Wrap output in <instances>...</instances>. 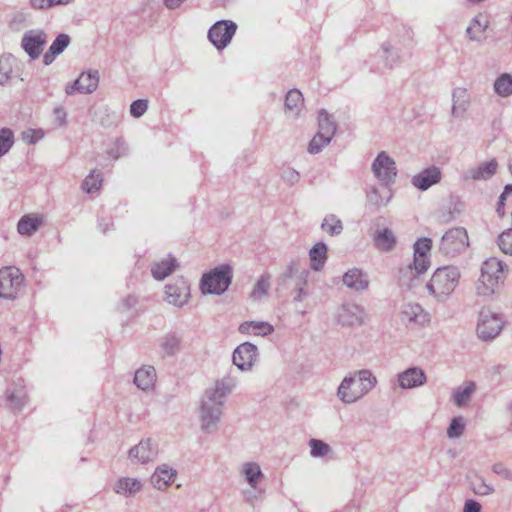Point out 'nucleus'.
<instances>
[{"label":"nucleus","mask_w":512,"mask_h":512,"mask_svg":"<svg viewBox=\"0 0 512 512\" xmlns=\"http://www.w3.org/2000/svg\"><path fill=\"white\" fill-rule=\"evenodd\" d=\"M373 242L378 250L389 252L396 245V237L391 229L387 227L378 228L373 234Z\"/></svg>","instance_id":"21"},{"label":"nucleus","mask_w":512,"mask_h":512,"mask_svg":"<svg viewBox=\"0 0 512 512\" xmlns=\"http://www.w3.org/2000/svg\"><path fill=\"white\" fill-rule=\"evenodd\" d=\"M304 98L300 90L294 88L287 92L284 112L288 117H297L303 106Z\"/></svg>","instance_id":"24"},{"label":"nucleus","mask_w":512,"mask_h":512,"mask_svg":"<svg viewBox=\"0 0 512 512\" xmlns=\"http://www.w3.org/2000/svg\"><path fill=\"white\" fill-rule=\"evenodd\" d=\"M321 228L328 233L330 236H336L342 233L343 224L342 221L334 214H328L322 224Z\"/></svg>","instance_id":"39"},{"label":"nucleus","mask_w":512,"mask_h":512,"mask_svg":"<svg viewBox=\"0 0 512 512\" xmlns=\"http://www.w3.org/2000/svg\"><path fill=\"white\" fill-rule=\"evenodd\" d=\"M476 390V384L472 381L466 383L464 387H457L453 390V401L456 406H464Z\"/></svg>","instance_id":"36"},{"label":"nucleus","mask_w":512,"mask_h":512,"mask_svg":"<svg viewBox=\"0 0 512 512\" xmlns=\"http://www.w3.org/2000/svg\"><path fill=\"white\" fill-rule=\"evenodd\" d=\"M181 337L176 333H169L161 338L160 347L166 356H174L180 349Z\"/></svg>","instance_id":"35"},{"label":"nucleus","mask_w":512,"mask_h":512,"mask_svg":"<svg viewBox=\"0 0 512 512\" xmlns=\"http://www.w3.org/2000/svg\"><path fill=\"white\" fill-rule=\"evenodd\" d=\"M237 30V24L231 20H219L208 30V39L217 50L226 48Z\"/></svg>","instance_id":"8"},{"label":"nucleus","mask_w":512,"mask_h":512,"mask_svg":"<svg viewBox=\"0 0 512 512\" xmlns=\"http://www.w3.org/2000/svg\"><path fill=\"white\" fill-rule=\"evenodd\" d=\"M156 370L153 366H145L135 372L134 383L141 390H148L154 386Z\"/></svg>","instance_id":"29"},{"label":"nucleus","mask_w":512,"mask_h":512,"mask_svg":"<svg viewBox=\"0 0 512 512\" xmlns=\"http://www.w3.org/2000/svg\"><path fill=\"white\" fill-rule=\"evenodd\" d=\"M270 288V275L269 274H263L258 279L257 283L255 284L253 291L251 293V297L255 300L260 299L264 295L267 294L268 290Z\"/></svg>","instance_id":"43"},{"label":"nucleus","mask_w":512,"mask_h":512,"mask_svg":"<svg viewBox=\"0 0 512 512\" xmlns=\"http://www.w3.org/2000/svg\"><path fill=\"white\" fill-rule=\"evenodd\" d=\"M29 3L33 9L47 10L52 8L51 0H29Z\"/></svg>","instance_id":"61"},{"label":"nucleus","mask_w":512,"mask_h":512,"mask_svg":"<svg viewBox=\"0 0 512 512\" xmlns=\"http://www.w3.org/2000/svg\"><path fill=\"white\" fill-rule=\"evenodd\" d=\"M504 326V320L498 313L489 308H483L479 313L477 335L483 341L496 338Z\"/></svg>","instance_id":"7"},{"label":"nucleus","mask_w":512,"mask_h":512,"mask_svg":"<svg viewBox=\"0 0 512 512\" xmlns=\"http://www.w3.org/2000/svg\"><path fill=\"white\" fill-rule=\"evenodd\" d=\"M103 113L104 116H101L100 118V124L103 127H111L117 124L118 116L115 112H111L108 108H105Z\"/></svg>","instance_id":"58"},{"label":"nucleus","mask_w":512,"mask_h":512,"mask_svg":"<svg viewBox=\"0 0 512 512\" xmlns=\"http://www.w3.org/2000/svg\"><path fill=\"white\" fill-rule=\"evenodd\" d=\"M442 179V172L437 166H430L416 175L411 179L412 185L420 191H426L433 185L438 184Z\"/></svg>","instance_id":"17"},{"label":"nucleus","mask_w":512,"mask_h":512,"mask_svg":"<svg viewBox=\"0 0 512 512\" xmlns=\"http://www.w3.org/2000/svg\"><path fill=\"white\" fill-rule=\"evenodd\" d=\"M24 281V276L16 267L0 269V298L14 299Z\"/></svg>","instance_id":"9"},{"label":"nucleus","mask_w":512,"mask_h":512,"mask_svg":"<svg viewBox=\"0 0 512 512\" xmlns=\"http://www.w3.org/2000/svg\"><path fill=\"white\" fill-rule=\"evenodd\" d=\"M71 38L68 34L61 33L59 34L55 40L52 42L49 49L43 56V63L45 65H50L55 60L56 56L60 55L64 52V50L69 46Z\"/></svg>","instance_id":"22"},{"label":"nucleus","mask_w":512,"mask_h":512,"mask_svg":"<svg viewBox=\"0 0 512 512\" xmlns=\"http://www.w3.org/2000/svg\"><path fill=\"white\" fill-rule=\"evenodd\" d=\"M141 488L142 484L139 480L129 477L118 479L114 486L115 492L124 497L134 496Z\"/></svg>","instance_id":"31"},{"label":"nucleus","mask_w":512,"mask_h":512,"mask_svg":"<svg viewBox=\"0 0 512 512\" xmlns=\"http://www.w3.org/2000/svg\"><path fill=\"white\" fill-rule=\"evenodd\" d=\"M471 489L473 493L478 496H487L495 492L494 487L486 483L482 477H477L474 481L471 482Z\"/></svg>","instance_id":"45"},{"label":"nucleus","mask_w":512,"mask_h":512,"mask_svg":"<svg viewBox=\"0 0 512 512\" xmlns=\"http://www.w3.org/2000/svg\"><path fill=\"white\" fill-rule=\"evenodd\" d=\"M178 266L176 258L169 256L167 259L154 263L151 267V273L156 280L161 281L174 272Z\"/></svg>","instance_id":"27"},{"label":"nucleus","mask_w":512,"mask_h":512,"mask_svg":"<svg viewBox=\"0 0 512 512\" xmlns=\"http://www.w3.org/2000/svg\"><path fill=\"white\" fill-rule=\"evenodd\" d=\"M14 144V135L11 129H0V157L9 152Z\"/></svg>","instance_id":"46"},{"label":"nucleus","mask_w":512,"mask_h":512,"mask_svg":"<svg viewBox=\"0 0 512 512\" xmlns=\"http://www.w3.org/2000/svg\"><path fill=\"white\" fill-rule=\"evenodd\" d=\"M401 319L410 324L424 326L430 322V314L418 303H407L402 307Z\"/></svg>","instance_id":"19"},{"label":"nucleus","mask_w":512,"mask_h":512,"mask_svg":"<svg viewBox=\"0 0 512 512\" xmlns=\"http://www.w3.org/2000/svg\"><path fill=\"white\" fill-rule=\"evenodd\" d=\"M47 43V34L41 29L28 30L23 34L21 47L32 60L37 59Z\"/></svg>","instance_id":"11"},{"label":"nucleus","mask_w":512,"mask_h":512,"mask_svg":"<svg viewBox=\"0 0 512 512\" xmlns=\"http://www.w3.org/2000/svg\"><path fill=\"white\" fill-rule=\"evenodd\" d=\"M372 171L384 187L394 183L397 176L396 163L385 151H381L374 159Z\"/></svg>","instance_id":"10"},{"label":"nucleus","mask_w":512,"mask_h":512,"mask_svg":"<svg viewBox=\"0 0 512 512\" xmlns=\"http://www.w3.org/2000/svg\"><path fill=\"white\" fill-rule=\"evenodd\" d=\"M115 146V148H111L107 151L109 156L118 159L127 154L128 148L123 140L117 139Z\"/></svg>","instance_id":"57"},{"label":"nucleus","mask_w":512,"mask_h":512,"mask_svg":"<svg viewBox=\"0 0 512 512\" xmlns=\"http://www.w3.org/2000/svg\"><path fill=\"white\" fill-rule=\"evenodd\" d=\"M460 272L455 266L439 267L433 273L426 288L439 301L445 300L456 288Z\"/></svg>","instance_id":"3"},{"label":"nucleus","mask_w":512,"mask_h":512,"mask_svg":"<svg viewBox=\"0 0 512 512\" xmlns=\"http://www.w3.org/2000/svg\"><path fill=\"white\" fill-rule=\"evenodd\" d=\"M364 309L355 303L343 304L337 311L336 319L344 326H360L364 323Z\"/></svg>","instance_id":"15"},{"label":"nucleus","mask_w":512,"mask_h":512,"mask_svg":"<svg viewBox=\"0 0 512 512\" xmlns=\"http://www.w3.org/2000/svg\"><path fill=\"white\" fill-rule=\"evenodd\" d=\"M465 430V420L462 416L454 417L448 428H447V436L450 439L459 438L463 435Z\"/></svg>","instance_id":"44"},{"label":"nucleus","mask_w":512,"mask_h":512,"mask_svg":"<svg viewBox=\"0 0 512 512\" xmlns=\"http://www.w3.org/2000/svg\"><path fill=\"white\" fill-rule=\"evenodd\" d=\"M41 219L37 215H24L17 224V231L23 236L33 235L39 228Z\"/></svg>","instance_id":"33"},{"label":"nucleus","mask_w":512,"mask_h":512,"mask_svg":"<svg viewBox=\"0 0 512 512\" xmlns=\"http://www.w3.org/2000/svg\"><path fill=\"white\" fill-rule=\"evenodd\" d=\"M13 58L9 55H2L0 57V85L5 84L12 73Z\"/></svg>","instance_id":"48"},{"label":"nucleus","mask_w":512,"mask_h":512,"mask_svg":"<svg viewBox=\"0 0 512 512\" xmlns=\"http://www.w3.org/2000/svg\"><path fill=\"white\" fill-rule=\"evenodd\" d=\"M452 115L456 118L462 117L467 111L470 103V96L465 88L457 87L452 93Z\"/></svg>","instance_id":"25"},{"label":"nucleus","mask_w":512,"mask_h":512,"mask_svg":"<svg viewBox=\"0 0 512 512\" xmlns=\"http://www.w3.org/2000/svg\"><path fill=\"white\" fill-rule=\"evenodd\" d=\"M99 84V73L97 70H89L83 72L72 83L66 86L65 92L67 95H73L76 91L81 94H90L94 92Z\"/></svg>","instance_id":"14"},{"label":"nucleus","mask_w":512,"mask_h":512,"mask_svg":"<svg viewBox=\"0 0 512 512\" xmlns=\"http://www.w3.org/2000/svg\"><path fill=\"white\" fill-rule=\"evenodd\" d=\"M494 91L500 97H509L512 95V75L503 73L494 81Z\"/></svg>","instance_id":"37"},{"label":"nucleus","mask_w":512,"mask_h":512,"mask_svg":"<svg viewBox=\"0 0 512 512\" xmlns=\"http://www.w3.org/2000/svg\"><path fill=\"white\" fill-rule=\"evenodd\" d=\"M335 132L336 124L330 119V116L325 109L320 110L318 114V133L324 134L332 139Z\"/></svg>","instance_id":"38"},{"label":"nucleus","mask_w":512,"mask_h":512,"mask_svg":"<svg viewBox=\"0 0 512 512\" xmlns=\"http://www.w3.org/2000/svg\"><path fill=\"white\" fill-rule=\"evenodd\" d=\"M102 183L101 173L94 170L83 181L82 189L87 193H93L99 190Z\"/></svg>","instance_id":"42"},{"label":"nucleus","mask_w":512,"mask_h":512,"mask_svg":"<svg viewBox=\"0 0 512 512\" xmlns=\"http://www.w3.org/2000/svg\"><path fill=\"white\" fill-rule=\"evenodd\" d=\"M307 295V292L302 286H298L296 288V295L293 297L294 302H300L303 300V297Z\"/></svg>","instance_id":"64"},{"label":"nucleus","mask_w":512,"mask_h":512,"mask_svg":"<svg viewBox=\"0 0 512 512\" xmlns=\"http://www.w3.org/2000/svg\"><path fill=\"white\" fill-rule=\"evenodd\" d=\"M481 504L474 499H468L464 503L463 512H481Z\"/></svg>","instance_id":"60"},{"label":"nucleus","mask_w":512,"mask_h":512,"mask_svg":"<svg viewBox=\"0 0 512 512\" xmlns=\"http://www.w3.org/2000/svg\"><path fill=\"white\" fill-rule=\"evenodd\" d=\"M238 330L241 334L266 336L274 331V327L265 321H248L240 324Z\"/></svg>","instance_id":"30"},{"label":"nucleus","mask_w":512,"mask_h":512,"mask_svg":"<svg viewBox=\"0 0 512 512\" xmlns=\"http://www.w3.org/2000/svg\"><path fill=\"white\" fill-rule=\"evenodd\" d=\"M489 21L483 14L473 17L469 26L466 29V34L471 41L480 42L484 38V33L487 30Z\"/></svg>","instance_id":"26"},{"label":"nucleus","mask_w":512,"mask_h":512,"mask_svg":"<svg viewBox=\"0 0 512 512\" xmlns=\"http://www.w3.org/2000/svg\"><path fill=\"white\" fill-rule=\"evenodd\" d=\"M148 109V100L146 99H137L133 101L130 105V114L134 118H140L145 114Z\"/></svg>","instance_id":"53"},{"label":"nucleus","mask_w":512,"mask_h":512,"mask_svg":"<svg viewBox=\"0 0 512 512\" xmlns=\"http://www.w3.org/2000/svg\"><path fill=\"white\" fill-rule=\"evenodd\" d=\"M332 139L325 136L324 134L316 133L308 145V152L310 154L319 153L326 145L331 142Z\"/></svg>","instance_id":"47"},{"label":"nucleus","mask_w":512,"mask_h":512,"mask_svg":"<svg viewBox=\"0 0 512 512\" xmlns=\"http://www.w3.org/2000/svg\"><path fill=\"white\" fill-rule=\"evenodd\" d=\"M398 385L401 389H414L427 382L425 371L420 367H409L397 375Z\"/></svg>","instance_id":"16"},{"label":"nucleus","mask_w":512,"mask_h":512,"mask_svg":"<svg viewBox=\"0 0 512 512\" xmlns=\"http://www.w3.org/2000/svg\"><path fill=\"white\" fill-rule=\"evenodd\" d=\"M366 198L369 205L379 209L381 206L387 204L390 199V195L385 200V197L381 194L379 189L375 186H371L366 192Z\"/></svg>","instance_id":"41"},{"label":"nucleus","mask_w":512,"mask_h":512,"mask_svg":"<svg viewBox=\"0 0 512 512\" xmlns=\"http://www.w3.org/2000/svg\"><path fill=\"white\" fill-rule=\"evenodd\" d=\"M281 178L289 186L296 184L300 180V174L293 168H285L281 173Z\"/></svg>","instance_id":"56"},{"label":"nucleus","mask_w":512,"mask_h":512,"mask_svg":"<svg viewBox=\"0 0 512 512\" xmlns=\"http://www.w3.org/2000/svg\"><path fill=\"white\" fill-rule=\"evenodd\" d=\"M237 382V378L229 374L217 380L213 388L206 390L200 408L201 430L204 433L209 434L217 430L224 398L233 391Z\"/></svg>","instance_id":"1"},{"label":"nucleus","mask_w":512,"mask_h":512,"mask_svg":"<svg viewBox=\"0 0 512 512\" xmlns=\"http://www.w3.org/2000/svg\"><path fill=\"white\" fill-rule=\"evenodd\" d=\"M377 384V379L368 369L349 374L340 383L337 391L339 399L351 404L365 396Z\"/></svg>","instance_id":"2"},{"label":"nucleus","mask_w":512,"mask_h":512,"mask_svg":"<svg viewBox=\"0 0 512 512\" xmlns=\"http://www.w3.org/2000/svg\"><path fill=\"white\" fill-rule=\"evenodd\" d=\"M310 266L314 271H320L327 259V246L323 242L316 243L309 251Z\"/></svg>","instance_id":"32"},{"label":"nucleus","mask_w":512,"mask_h":512,"mask_svg":"<svg viewBox=\"0 0 512 512\" xmlns=\"http://www.w3.org/2000/svg\"><path fill=\"white\" fill-rule=\"evenodd\" d=\"M498 169V162L496 159H491L487 162H482L475 167H470L462 174L464 180H488L493 177Z\"/></svg>","instance_id":"18"},{"label":"nucleus","mask_w":512,"mask_h":512,"mask_svg":"<svg viewBox=\"0 0 512 512\" xmlns=\"http://www.w3.org/2000/svg\"><path fill=\"white\" fill-rule=\"evenodd\" d=\"M54 114L56 116V119L59 121L60 124H63L65 123V119H66V112L63 108H55L54 109Z\"/></svg>","instance_id":"63"},{"label":"nucleus","mask_w":512,"mask_h":512,"mask_svg":"<svg viewBox=\"0 0 512 512\" xmlns=\"http://www.w3.org/2000/svg\"><path fill=\"white\" fill-rule=\"evenodd\" d=\"M497 242L503 253L512 255V229L502 232Z\"/></svg>","instance_id":"50"},{"label":"nucleus","mask_w":512,"mask_h":512,"mask_svg":"<svg viewBox=\"0 0 512 512\" xmlns=\"http://www.w3.org/2000/svg\"><path fill=\"white\" fill-rule=\"evenodd\" d=\"M176 477V471L166 465L156 469L151 477L152 485L158 490H164Z\"/></svg>","instance_id":"28"},{"label":"nucleus","mask_w":512,"mask_h":512,"mask_svg":"<svg viewBox=\"0 0 512 512\" xmlns=\"http://www.w3.org/2000/svg\"><path fill=\"white\" fill-rule=\"evenodd\" d=\"M399 282L401 286L411 288L418 282L417 274L412 268V265H408L399 270Z\"/></svg>","instance_id":"40"},{"label":"nucleus","mask_w":512,"mask_h":512,"mask_svg":"<svg viewBox=\"0 0 512 512\" xmlns=\"http://www.w3.org/2000/svg\"><path fill=\"white\" fill-rule=\"evenodd\" d=\"M432 240L427 237L419 238L414 243V256L422 257L428 256V252L431 250Z\"/></svg>","instance_id":"51"},{"label":"nucleus","mask_w":512,"mask_h":512,"mask_svg":"<svg viewBox=\"0 0 512 512\" xmlns=\"http://www.w3.org/2000/svg\"><path fill=\"white\" fill-rule=\"evenodd\" d=\"M504 264L495 257L487 259L481 267V276L478 279L476 290L480 296H491L502 278Z\"/></svg>","instance_id":"5"},{"label":"nucleus","mask_w":512,"mask_h":512,"mask_svg":"<svg viewBox=\"0 0 512 512\" xmlns=\"http://www.w3.org/2000/svg\"><path fill=\"white\" fill-rule=\"evenodd\" d=\"M492 471L504 479L512 482V471L508 469L502 462L493 464Z\"/></svg>","instance_id":"59"},{"label":"nucleus","mask_w":512,"mask_h":512,"mask_svg":"<svg viewBox=\"0 0 512 512\" xmlns=\"http://www.w3.org/2000/svg\"><path fill=\"white\" fill-rule=\"evenodd\" d=\"M510 196H512V184L506 185L504 187L503 192L499 196V199L497 202V207H496V212L500 217H503L505 214V211H504L505 202H506L507 198Z\"/></svg>","instance_id":"55"},{"label":"nucleus","mask_w":512,"mask_h":512,"mask_svg":"<svg viewBox=\"0 0 512 512\" xmlns=\"http://www.w3.org/2000/svg\"><path fill=\"white\" fill-rule=\"evenodd\" d=\"M242 474L246 482L252 487L256 488L258 482L263 478V473L260 466L255 462H247L242 466Z\"/></svg>","instance_id":"34"},{"label":"nucleus","mask_w":512,"mask_h":512,"mask_svg":"<svg viewBox=\"0 0 512 512\" xmlns=\"http://www.w3.org/2000/svg\"><path fill=\"white\" fill-rule=\"evenodd\" d=\"M165 294L169 304L182 307L187 303L190 296V286L183 277H179L166 285Z\"/></svg>","instance_id":"13"},{"label":"nucleus","mask_w":512,"mask_h":512,"mask_svg":"<svg viewBox=\"0 0 512 512\" xmlns=\"http://www.w3.org/2000/svg\"><path fill=\"white\" fill-rule=\"evenodd\" d=\"M382 50L384 53L385 64L387 67L392 68L399 61V52L398 50L393 49L389 44L384 43L382 45Z\"/></svg>","instance_id":"52"},{"label":"nucleus","mask_w":512,"mask_h":512,"mask_svg":"<svg viewBox=\"0 0 512 512\" xmlns=\"http://www.w3.org/2000/svg\"><path fill=\"white\" fill-rule=\"evenodd\" d=\"M343 283L350 289L363 291L368 288V276L360 269L353 268L348 270L343 276Z\"/></svg>","instance_id":"23"},{"label":"nucleus","mask_w":512,"mask_h":512,"mask_svg":"<svg viewBox=\"0 0 512 512\" xmlns=\"http://www.w3.org/2000/svg\"><path fill=\"white\" fill-rule=\"evenodd\" d=\"M468 247L467 230L464 227H454L442 235L438 249L445 256L455 257L464 253Z\"/></svg>","instance_id":"6"},{"label":"nucleus","mask_w":512,"mask_h":512,"mask_svg":"<svg viewBox=\"0 0 512 512\" xmlns=\"http://www.w3.org/2000/svg\"><path fill=\"white\" fill-rule=\"evenodd\" d=\"M297 266V261H291L287 266L286 272L283 274L284 279L291 278L297 272Z\"/></svg>","instance_id":"62"},{"label":"nucleus","mask_w":512,"mask_h":512,"mask_svg":"<svg viewBox=\"0 0 512 512\" xmlns=\"http://www.w3.org/2000/svg\"><path fill=\"white\" fill-rule=\"evenodd\" d=\"M310 453L313 457H323L330 452V446L322 440L311 439L309 442Z\"/></svg>","instance_id":"49"},{"label":"nucleus","mask_w":512,"mask_h":512,"mask_svg":"<svg viewBox=\"0 0 512 512\" xmlns=\"http://www.w3.org/2000/svg\"><path fill=\"white\" fill-rule=\"evenodd\" d=\"M158 454V450L151 443V439H145L139 442L129 450V457L139 463L153 461Z\"/></svg>","instance_id":"20"},{"label":"nucleus","mask_w":512,"mask_h":512,"mask_svg":"<svg viewBox=\"0 0 512 512\" xmlns=\"http://www.w3.org/2000/svg\"><path fill=\"white\" fill-rule=\"evenodd\" d=\"M232 278L231 266L220 265L202 276L200 290L205 295H221L229 288Z\"/></svg>","instance_id":"4"},{"label":"nucleus","mask_w":512,"mask_h":512,"mask_svg":"<svg viewBox=\"0 0 512 512\" xmlns=\"http://www.w3.org/2000/svg\"><path fill=\"white\" fill-rule=\"evenodd\" d=\"M430 259L428 256H422V257H418V256H414V259H413V264L412 265V268L414 269V271L416 272L417 275H420V274H423L425 273L428 268L430 267Z\"/></svg>","instance_id":"54"},{"label":"nucleus","mask_w":512,"mask_h":512,"mask_svg":"<svg viewBox=\"0 0 512 512\" xmlns=\"http://www.w3.org/2000/svg\"><path fill=\"white\" fill-rule=\"evenodd\" d=\"M258 356V348L250 342L240 344L233 352L232 361L241 371H249L252 369L254 362Z\"/></svg>","instance_id":"12"}]
</instances>
